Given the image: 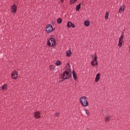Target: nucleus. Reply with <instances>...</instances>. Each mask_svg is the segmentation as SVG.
Wrapping results in <instances>:
<instances>
[{
    "label": "nucleus",
    "instance_id": "obj_5",
    "mask_svg": "<svg viewBox=\"0 0 130 130\" xmlns=\"http://www.w3.org/2000/svg\"><path fill=\"white\" fill-rule=\"evenodd\" d=\"M53 30V26L51 24H48L46 27V31L48 33H51Z\"/></svg>",
    "mask_w": 130,
    "mask_h": 130
},
{
    "label": "nucleus",
    "instance_id": "obj_21",
    "mask_svg": "<svg viewBox=\"0 0 130 130\" xmlns=\"http://www.w3.org/2000/svg\"><path fill=\"white\" fill-rule=\"evenodd\" d=\"M62 22V20L61 19V18H58L57 19V22L59 24H60Z\"/></svg>",
    "mask_w": 130,
    "mask_h": 130
},
{
    "label": "nucleus",
    "instance_id": "obj_9",
    "mask_svg": "<svg viewBox=\"0 0 130 130\" xmlns=\"http://www.w3.org/2000/svg\"><path fill=\"white\" fill-rule=\"evenodd\" d=\"M34 117L36 118H40V113L39 112H36L34 113Z\"/></svg>",
    "mask_w": 130,
    "mask_h": 130
},
{
    "label": "nucleus",
    "instance_id": "obj_1",
    "mask_svg": "<svg viewBox=\"0 0 130 130\" xmlns=\"http://www.w3.org/2000/svg\"><path fill=\"white\" fill-rule=\"evenodd\" d=\"M71 76V71L70 69H68L66 71L63 73L62 75V78L63 79H67L69 78Z\"/></svg>",
    "mask_w": 130,
    "mask_h": 130
},
{
    "label": "nucleus",
    "instance_id": "obj_24",
    "mask_svg": "<svg viewBox=\"0 0 130 130\" xmlns=\"http://www.w3.org/2000/svg\"><path fill=\"white\" fill-rule=\"evenodd\" d=\"M56 66H59L60 65V62L59 61H57L56 62Z\"/></svg>",
    "mask_w": 130,
    "mask_h": 130
},
{
    "label": "nucleus",
    "instance_id": "obj_22",
    "mask_svg": "<svg viewBox=\"0 0 130 130\" xmlns=\"http://www.w3.org/2000/svg\"><path fill=\"white\" fill-rule=\"evenodd\" d=\"M77 0H71L70 1V4H73L75 2H76Z\"/></svg>",
    "mask_w": 130,
    "mask_h": 130
},
{
    "label": "nucleus",
    "instance_id": "obj_6",
    "mask_svg": "<svg viewBox=\"0 0 130 130\" xmlns=\"http://www.w3.org/2000/svg\"><path fill=\"white\" fill-rule=\"evenodd\" d=\"M17 11V6L15 5H13L11 8V11L12 14H15Z\"/></svg>",
    "mask_w": 130,
    "mask_h": 130
},
{
    "label": "nucleus",
    "instance_id": "obj_14",
    "mask_svg": "<svg viewBox=\"0 0 130 130\" xmlns=\"http://www.w3.org/2000/svg\"><path fill=\"white\" fill-rule=\"evenodd\" d=\"M72 54L71 51L70 50H68V51H67V55L68 57H70Z\"/></svg>",
    "mask_w": 130,
    "mask_h": 130
},
{
    "label": "nucleus",
    "instance_id": "obj_3",
    "mask_svg": "<svg viewBox=\"0 0 130 130\" xmlns=\"http://www.w3.org/2000/svg\"><path fill=\"white\" fill-rule=\"evenodd\" d=\"M55 44L56 41L53 38H51L47 41V44L49 47H54L55 45Z\"/></svg>",
    "mask_w": 130,
    "mask_h": 130
},
{
    "label": "nucleus",
    "instance_id": "obj_18",
    "mask_svg": "<svg viewBox=\"0 0 130 130\" xmlns=\"http://www.w3.org/2000/svg\"><path fill=\"white\" fill-rule=\"evenodd\" d=\"M7 85L6 84H5L3 86L2 89H3V90H5L7 89Z\"/></svg>",
    "mask_w": 130,
    "mask_h": 130
},
{
    "label": "nucleus",
    "instance_id": "obj_17",
    "mask_svg": "<svg viewBox=\"0 0 130 130\" xmlns=\"http://www.w3.org/2000/svg\"><path fill=\"white\" fill-rule=\"evenodd\" d=\"M81 8V4H79L78 5H77L76 7V11H79Z\"/></svg>",
    "mask_w": 130,
    "mask_h": 130
},
{
    "label": "nucleus",
    "instance_id": "obj_8",
    "mask_svg": "<svg viewBox=\"0 0 130 130\" xmlns=\"http://www.w3.org/2000/svg\"><path fill=\"white\" fill-rule=\"evenodd\" d=\"M123 38H124V37L123 36H121L120 39H119V44H118V46L119 47H121L122 46V44L123 42Z\"/></svg>",
    "mask_w": 130,
    "mask_h": 130
},
{
    "label": "nucleus",
    "instance_id": "obj_19",
    "mask_svg": "<svg viewBox=\"0 0 130 130\" xmlns=\"http://www.w3.org/2000/svg\"><path fill=\"white\" fill-rule=\"evenodd\" d=\"M108 18H109V13L108 12H106V16H105V19H108Z\"/></svg>",
    "mask_w": 130,
    "mask_h": 130
},
{
    "label": "nucleus",
    "instance_id": "obj_13",
    "mask_svg": "<svg viewBox=\"0 0 130 130\" xmlns=\"http://www.w3.org/2000/svg\"><path fill=\"white\" fill-rule=\"evenodd\" d=\"M105 118H106L105 121L106 122H108L111 119V116L110 115L107 116Z\"/></svg>",
    "mask_w": 130,
    "mask_h": 130
},
{
    "label": "nucleus",
    "instance_id": "obj_23",
    "mask_svg": "<svg viewBox=\"0 0 130 130\" xmlns=\"http://www.w3.org/2000/svg\"><path fill=\"white\" fill-rule=\"evenodd\" d=\"M85 113L87 114V115H88V116H89V115L90 113H89V111H88V110H86L85 111Z\"/></svg>",
    "mask_w": 130,
    "mask_h": 130
},
{
    "label": "nucleus",
    "instance_id": "obj_26",
    "mask_svg": "<svg viewBox=\"0 0 130 130\" xmlns=\"http://www.w3.org/2000/svg\"><path fill=\"white\" fill-rule=\"evenodd\" d=\"M61 3H63L64 2V0H60Z\"/></svg>",
    "mask_w": 130,
    "mask_h": 130
},
{
    "label": "nucleus",
    "instance_id": "obj_11",
    "mask_svg": "<svg viewBox=\"0 0 130 130\" xmlns=\"http://www.w3.org/2000/svg\"><path fill=\"white\" fill-rule=\"evenodd\" d=\"M100 76H101V74L100 73H98L96 76V78H95V81L96 82H98L100 79Z\"/></svg>",
    "mask_w": 130,
    "mask_h": 130
},
{
    "label": "nucleus",
    "instance_id": "obj_10",
    "mask_svg": "<svg viewBox=\"0 0 130 130\" xmlns=\"http://www.w3.org/2000/svg\"><path fill=\"white\" fill-rule=\"evenodd\" d=\"M67 26L69 28H70L71 27H72L73 28H75L74 24H73L72 22H71V21H69V22H68Z\"/></svg>",
    "mask_w": 130,
    "mask_h": 130
},
{
    "label": "nucleus",
    "instance_id": "obj_2",
    "mask_svg": "<svg viewBox=\"0 0 130 130\" xmlns=\"http://www.w3.org/2000/svg\"><path fill=\"white\" fill-rule=\"evenodd\" d=\"M80 102L81 103V105L84 107H86L88 106V102L87 101V99L85 96L81 97L80 99Z\"/></svg>",
    "mask_w": 130,
    "mask_h": 130
},
{
    "label": "nucleus",
    "instance_id": "obj_25",
    "mask_svg": "<svg viewBox=\"0 0 130 130\" xmlns=\"http://www.w3.org/2000/svg\"><path fill=\"white\" fill-rule=\"evenodd\" d=\"M59 115V113H56L55 114V116L57 117Z\"/></svg>",
    "mask_w": 130,
    "mask_h": 130
},
{
    "label": "nucleus",
    "instance_id": "obj_15",
    "mask_svg": "<svg viewBox=\"0 0 130 130\" xmlns=\"http://www.w3.org/2000/svg\"><path fill=\"white\" fill-rule=\"evenodd\" d=\"M84 24L86 26H88L90 24L89 21H88V20H86L84 22Z\"/></svg>",
    "mask_w": 130,
    "mask_h": 130
},
{
    "label": "nucleus",
    "instance_id": "obj_20",
    "mask_svg": "<svg viewBox=\"0 0 130 130\" xmlns=\"http://www.w3.org/2000/svg\"><path fill=\"white\" fill-rule=\"evenodd\" d=\"M73 75L74 78L75 80H76L77 78V76H76V74H75V72H73Z\"/></svg>",
    "mask_w": 130,
    "mask_h": 130
},
{
    "label": "nucleus",
    "instance_id": "obj_16",
    "mask_svg": "<svg viewBox=\"0 0 130 130\" xmlns=\"http://www.w3.org/2000/svg\"><path fill=\"white\" fill-rule=\"evenodd\" d=\"M49 68L51 71H53L55 70V67L53 65L50 66Z\"/></svg>",
    "mask_w": 130,
    "mask_h": 130
},
{
    "label": "nucleus",
    "instance_id": "obj_12",
    "mask_svg": "<svg viewBox=\"0 0 130 130\" xmlns=\"http://www.w3.org/2000/svg\"><path fill=\"white\" fill-rule=\"evenodd\" d=\"M124 9H125L124 5H122V6L120 7V8L119 9V12L120 13H122L123 12V11L124 10Z\"/></svg>",
    "mask_w": 130,
    "mask_h": 130
},
{
    "label": "nucleus",
    "instance_id": "obj_4",
    "mask_svg": "<svg viewBox=\"0 0 130 130\" xmlns=\"http://www.w3.org/2000/svg\"><path fill=\"white\" fill-rule=\"evenodd\" d=\"M97 56L96 55H92V58L93 60L91 61V64L92 66H95L98 65V62H97Z\"/></svg>",
    "mask_w": 130,
    "mask_h": 130
},
{
    "label": "nucleus",
    "instance_id": "obj_7",
    "mask_svg": "<svg viewBox=\"0 0 130 130\" xmlns=\"http://www.w3.org/2000/svg\"><path fill=\"white\" fill-rule=\"evenodd\" d=\"M18 77V73L16 72H13L12 74V78L14 79H16Z\"/></svg>",
    "mask_w": 130,
    "mask_h": 130
}]
</instances>
